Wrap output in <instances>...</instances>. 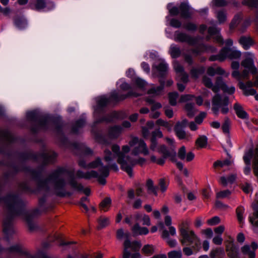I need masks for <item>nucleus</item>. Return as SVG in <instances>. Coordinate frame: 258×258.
<instances>
[{"mask_svg":"<svg viewBox=\"0 0 258 258\" xmlns=\"http://www.w3.org/2000/svg\"><path fill=\"white\" fill-rule=\"evenodd\" d=\"M68 172L72 173V171H69L64 167H59L53 171L45 179H42V170H30L29 173L33 179L37 182L38 190L48 191L49 189V184L53 185L55 194L59 197H64L66 196H71V192H66L64 187L66 182L63 175Z\"/></svg>","mask_w":258,"mask_h":258,"instance_id":"1","label":"nucleus"},{"mask_svg":"<svg viewBox=\"0 0 258 258\" xmlns=\"http://www.w3.org/2000/svg\"><path fill=\"white\" fill-rule=\"evenodd\" d=\"M179 232L181 238L180 241L182 245H185L188 243L187 245H192V248L195 250H198L201 246V242L199 238L195 234L194 231L190 230L189 228V224L187 222H183L179 226Z\"/></svg>","mask_w":258,"mask_h":258,"instance_id":"2","label":"nucleus"},{"mask_svg":"<svg viewBox=\"0 0 258 258\" xmlns=\"http://www.w3.org/2000/svg\"><path fill=\"white\" fill-rule=\"evenodd\" d=\"M99 173L94 170L84 172L81 170H78L76 172V177L78 178L89 179L92 178H97L98 182L102 185L106 184L105 178L108 176L109 171L107 166H101L99 168Z\"/></svg>","mask_w":258,"mask_h":258,"instance_id":"3","label":"nucleus"},{"mask_svg":"<svg viewBox=\"0 0 258 258\" xmlns=\"http://www.w3.org/2000/svg\"><path fill=\"white\" fill-rule=\"evenodd\" d=\"M27 117L30 120L36 122L37 125L32 127L31 130L34 133L37 132L39 130H46L50 123L53 122V119L48 116L38 117L35 111H30L27 113Z\"/></svg>","mask_w":258,"mask_h":258,"instance_id":"4","label":"nucleus"},{"mask_svg":"<svg viewBox=\"0 0 258 258\" xmlns=\"http://www.w3.org/2000/svg\"><path fill=\"white\" fill-rule=\"evenodd\" d=\"M203 82L205 86L211 88L212 90L215 93L219 92L220 89H222L223 92L229 94H233L235 92V87L233 86L228 87L223 82L222 78L221 77L217 78L214 86L213 85L211 79L206 76L203 78Z\"/></svg>","mask_w":258,"mask_h":258,"instance_id":"5","label":"nucleus"},{"mask_svg":"<svg viewBox=\"0 0 258 258\" xmlns=\"http://www.w3.org/2000/svg\"><path fill=\"white\" fill-rule=\"evenodd\" d=\"M57 157V154L53 151L43 152L39 154H34L30 152L23 154L22 157L25 159H33L41 162L46 165L53 163Z\"/></svg>","mask_w":258,"mask_h":258,"instance_id":"6","label":"nucleus"},{"mask_svg":"<svg viewBox=\"0 0 258 258\" xmlns=\"http://www.w3.org/2000/svg\"><path fill=\"white\" fill-rule=\"evenodd\" d=\"M229 103V98L227 96L222 97L219 94H216L212 99V110L216 116H218L219 109L223 114H226L229 112L228 105Z\"/></svg>","mask_w":258,"mask_h":258,"instance_id":"7","label":"nucleus"},{"mask_svg":"<svg viewBox=\"0 0 258 258\" xmlns=\"http://www.w3.org/2000/svg\"><path fill=\"white\" fill-rule=\"evenodd\" d=\"M129 145L130 147H134L132 153L134 155L142 154L146 156L149 154L147 146L143 140L135 137L129 142Z\"/></svg>","mask_w":258,"mask_h":258,"instance_id":"8","label":"nucleus"},{"mask_svg":"<svg viewBox=\"0 0 258 258\" xmlns=\"http://www.w3.org/2000/svg\"><path fill=\"white\" fill-rule=\"evenodd\" d=\"M158 152L163 155V158H159L157 160L156 163L162 165L165 163V159L169 157L172 162L176 161V152L175 150L171 148L168 149L165 145H161L158 148Z\"/></svg>","mask_w":258,"mask_h":258,"instance_id":"9","label":"nucleus"},{"mask_svg":"<svg viewBox=\"0 0 258 258\" xmlns=\"http://www.w3.org/2000/svg\"><path fill=\"white\" fill-rule=\"evenodd\" d=\"M245 58L241 61V64L253 75L257 74V69L254 65V55L250 52H246L244 54Z\"/></svg>","mask_w":258,"mask_h":258,"instance_id":"10","label":"nucleus"},{"mask_svg":"<svg viewBox=\"0 0 258 258\" xmlns=\"http://www.w3.org/2000/svg\"><path fill=\"white\" fill-rule=\"evenodd\" d=\"M141 247V243L138 241L131 242L128 239H126L123 243V258H129L131 253L128 249L131 248L133 251H138Z\"/></svg>","mask_w":258,"mask_h":258,"instance_id":"11","label":"nucleus"},{"mask_svg":"<svg viewBox=\"0 0 258 258\" xmlns=\"http://www.w3.org/2000/svg\"><path fill=\"white\" fill-rule=\"evenodd\" d=\"M74 170H72L71 174V172H68L69 178L68 179V183L71 187L75 190L79 191H83V192L86 195L89 196L90 194V189L88 188H84L82 184L79 183L74 177Z\"/></svg>","mask_w":258,"mask_h":258,"instance_id":"12","label":"nucleus"},{"mask_svg":"<svg viewBox=\"0 0 258 258\" xmlns=\"http://www.w3.org/2000/svg\"><path fill=\"white\" fill-rule=\"evenodd\" d=\"M111 149L113 154L117 157V162L121 166V168L125 171H131L130 168L127 167L126 163H124L127 156H125L122 152L120 151V147L116 144L112 146Z\"/></svg>","mask_w":258,"mask_h":258,"instance_id":"13","label":"nucleus"},{"mask_svg":"<svg viewBox=\"0 0 258 258\" xmlns=\"http://www.w3.org/2000/svg\"><path fill=\"white\" fill-rule=\"evenodd\" d=\"M174 40L178 42H186L190 45H194L197 42V39L186 33L177 31L175 33Z\"/></svg>","mask_w":258,"mask_h":258,"instance_id":"14","label":"nucleus"},{"mask_svg":"<svg viewBox=\"0 0 258 258\" xmlns=\"http://www.w3.org/2000/svg\"><path fill=\"white\" fill-rule=\"evenodd\" d=\"M48 6V9L50 10L54 7V4L49 0H36L34 3L30 4V7L32 9L36 11H41Z\"/></svg>","mask_w":258,"mask_h":258,"instance_id":"15","label":"nucleus"},{"mask_svg":"<svg viewBox=\"0 0 258 258\" xmlns=\"http://www.w3.org/2000/svg\"><path fill=\"white\" fill-rule=\"evenodd\" d=\"M258 248V244L255 241L251 243L250 246L248 244H245L241 248V252L244 255H247L248 258H255V251Z\"/></svg>","mask_w":258,"mask_h":258,"instance_id":"16","label":"nucleus"},{"mask_svg":"<svg viewBox=\"0 0 258 258\" xmlns=\"http://www.w3.org/2000/svg\"><path fill=\"white\" fill-rule=\"evenodd\" d=\"M140 94H137L133 91L128 92L126 94H119L117 92L114 91L112 92L109 97L111 102H117L122 101L130 96L137 97L140 96Z\"/></svg>","mask_w":258,"mask_h":258,"instance_id":"17","label":"nucleus"},{"mask_svg":"<svg viewBox=\"0 0 258 258\" xmlns=\"http://www.w3.org/2000/svg\"><path fill=\"white\" fill-rule=\"evenodd\" d=\"M220 30L219 29L215 27H210L208 30L209 35L206 37V40L209 41L211 36H214L213 38L217 43L221 45L223 44V39L220 34Z\"/></svg>","mask_w":258,"mask_h":258,"instance_id":"18","label":"nucleus"},{"mask_svg":"<svg viewBox=\"0 0 258 258\" xmlns=\"http://www.w3.org/2000/svg\"><path fill=\"white\" fill-rule=\"evenodd\" d=\"M171 218L169 216H166L165 217V224L169 226V231L165 229L162 231L161 236L163 239L168 238L169 234L174 236L176 234V229L171 225Z\"/></svg>","mask_w":258,"mask_h":258,"instance_id":"19","label":"nucleus"},{"mask_svg":"<svg viewBox=\"0 0 258 258\" xmlns=\"http://www.w3.org/2000/svg\"><path fill=\"white\" fill-rule=\"evenodd\" d=\"M126 161L124 163H126V165L127 167L130 168L131 171H125L130 177L133 176V167L136 164H139L141 165H142L145 162V159L143 158H139V159L136 160L132 159L129 156H127L126 158Z\"/></svg>","mask_w":258,"mask_h":258,"instance_id":"20","label":"nucleus"},{"mask_svg":"<svg viewBox=\"0 0 258 258\" xmlns=\"http://www.w3.org/2000/svg\"><path fill=\"white\" fill-rule=\"evenodd\" d=\"M238 41L244 50H248L255 44V41L250 36H241Z\"/></svg>","mask_w":258,"mask_h":258,"instance_id":"21","label":"nucleus"},{"mask_svg":"<svg viewBox=\"0 0 258 258\" xmlns=\"http://www.w3.org/2000/svg\"><path fill=\"white\" fill-rule=\"evenodd\" d=\"M224 50V55H225V60L228 58L230 59H234L240 58L241 53L240 51L234 49L233 48H228L224 47L222 48Z\"/></svg>","mask_w":258,"mask_h":258,"instance_id":"22","label":"nucleus"},{"mask_svg":"<svg viewBox=\"0 0 258 258\" xmlns=\"http://www.w3.org/2000/svg\"><path fill=\"white\" fill-rule=\"evenodd\" d=\"M180 17L184 19H189L191 17L192 13L188 4L181 3L179 6Z\"/></svg>","mask_w":258,"mask_h":258,"instance_id":"23","label":"nucleus"},{"mask_svg":"<svg viewBox=\"0 0 258 258\" xmlns=\"http://www.w3.org/2000/svg\"><path fill=\"white\" fill-rule=\"evenodd\" d=\"M79 165L85 168H100L102 166L101 159L100 158H97L95 161L90 163L89 164H86L84 160H80L79 162Z\"/></svg>","mask_w":258,"mask_h":258,"instance_id":"24","label":"nucleus"},{"mask_svg":"<svg viewBox=\"0 0 258 258\" xmlns=\"http://www.w3.org/2000/svg\"><path fill=\"white\" fill-rule=\"evenodd\" d=\"M97 106L95 108L96 112H100L102 109L108 105L111 102L109 97L103 96L97 98Z\"/></svg>","mask_w":258,"mask_h":258,"instance_id":"25","label":"nucleus"},{"mask_svg":"<svg viewBox=\"0 0 258 258\" xmlns=\"http://www.w3.org/2000/svg\"><path fill=\"white\" fill-rule=\"evenodd\" d=\"M229 258H239L238 250L233 242H229L226 247Z\"/></svg>","mask_w":258,"mask_h":258,"instance_id":"26","label":"nucleus"},{"mask_svg":"<svg viewBox=\"0 0 258 258\" xmlns=\"http://www.w3.org/2000/svg\"><path fill=\"white\" fill-rule=\"evenodd\" d=\"M233 109L237 116L242 119H248V114L244 110L243 107L238 103H235L233 105Z\"/></svg>","mask_w":258,"mask_h":258,"instance_id":"27","label":"nucleus"},{"mask_svg":"<svg viewBox=\"0 0 258 258\" xmlns=\"http://www.w3.org/2000/svg\"><path fill=\"white\" fill-rule=\"evenodd\" d=\"M122 128L119 125L111 126L108 129V137L111 139L117 138L121 134Z\"/></svg>","mask_w":258,"mask_h":258,"instance_id":"28","label":"nucleus"},{"mask_svg":"<svg viewBox=\"0 0 258 258\" xmlns=\"http://www.w3.org/2000/svg\"><path fill=\"white\" fill-rule=\"evenodd\" d=\"M207 72V74L211 76H214L215 74H218L228 77L229 75V73H226L224 70L221 67H217L215 69L213 67H210L208 68Z\"/></svg>","mask_w":258,"mask_h":258,"instance_id":"29","label":"nucleus"},{"mask_svg":"<svg viewBox=\"0 0 258 258\" xmlns=\"http://www.w3.org/2000/svg\"><path fill=\"white\" fill-rule=\"evenodd\" d=\"M132 230L135 235H147L149 233V230L147 228L141 227L139 223L135 224L132 227Z\"/></svg>","mask_w":258,"mask_h":258,"instance_id":"30","label":"nucleus"},{"mask_svg":"<svg viewBox=\"0 0 258 258\" xmlns=\"http://www.w3.org/2000/svg\"><path fill=\"white\" fill-rule=\"evenodd\" d=\"M155 68L159 72V77H165L168 71V64L164 61H161L157 64Z\"/></svg>","mask_w":258,"mask_h":258,"instance_id":"31","label":"nucleus"},{"mask_svg":"<svg viewBox=\"0 0 258 258\" xmlns=\"http://www.w3.org/2000/svg\"><path fill=\"white\" fill-rule=\"evenodd\" d=\"M0 139L7 143H12L14 140V138L11 133L6 130H0Z\"/></svg>","mask_w":258,"mask_h":258,"instance_id":"32","label":"nucleus"},{"mask_svg":"<svg viewBox=\"0 0 258 258\" xmlns=\"http://www.w3.org/2000/svg\"><path fill=\"white\" fill-rule=\"evenodd\" d=\"M205 68L203 66H198L192 68L190 71V74L192 78L197 79L199 77L204 73Z\"/></svg>","mask_w":258,"mask_h":258,"instance_id":"33","label":"nucleus"},{"mask_svg":"<svg viewBox=\"0 0 258 258\" xmlns=\"http://www.w3.org/2000/svg\"><path fill=\"white\" fill-rule=\"evenodd\" d=\"M116 117V113L112 112L109 114L104 116V117L96 119L93 123V126L99 123L103 122H110L113 120L114 117Z\"/></svg>","mask_w":258,"mask_h":258,"instance_id":"34","label":"nucleus"},{"mask_svg":"<svg viewBox=\"0 0 258 258\" xmlns=\"http://www.w3.org/2000/svg\"><path fill=\"white\" fill-rule=\"evenodd\" d=\"M86 120L84 118H81L76 120L73 125L72 132L74 134H78L81 128L85 124Z\"/></svg>","mask_w":258,"mask_h":258,"instance_id":"35","label":"nucleus"},{"mask_svg":"<svg viewBox=\"0 0 258 258\" xmlns=\"http://www.w3.org/2000/svg\"><path fill=\"white\" fill-rule=\"evenodd\" d=\"M169 52L173 58H178L181 54V51L179 47L174 44L171 45Z\"/></svg>","mask_w":258,"mask_h":258,"instance_id":"36","label":"nucleus"},{"mask_svg":"<svg viewBox=\"0 0 258 258\" xmlns=\"http://www.w3.org/2000/svg\"><path fill=\"white\" fill-rule=\"evenodd\" d=\"M159 82V86L150 89L148 91V93L149 94H154L155 95H160L164 89L165 82L163 80H160Z\"/></svg>","mask_w":258,"mask_h":258,"instance_id":"37","label":"nucleus"},{"mask_svg":"<svg viewBox=\"0 0 258 258\" xmlns=\"http://www.w3.org/2000/svg\"><path fill=\"white\" fill-rule=\"evenodd\" d=\"M239 87L240 89L242 90L243 92V94L245 96H249V95H254L256 93V91L254 89L247 88L246 85L242 81H239Z\"/></svg>","mask_w":258,"mask_h":258,"instance_id":"38","label":"nucleus"},{"mask_svg":"<svg viewBox=\"0 0 258 258\" xmlns=\"http://www.w3.org/2000/svg\"><path fill=\"white\" fill-rule=\"evenodd\" d=\"M225 255L224 249L222 248H217L212 249L210 253L211 258H223Z\"/></svg>","mask_w":258,"mask_h":258,"instance_id":"39","label":"nucleus"},{"mask_svg":"<svg viewBox=\"0 0 258 258\" xmlns=\"http://www.w3.org/2000/svg\"><path fill=\"white\" fill-rule=\"evenodd\" d=\"M146 186L148 191L149 194H153L155 196H157V190L158 187L154 185L153 181L152 179H149L146 182Z\"/></svg>","mask_w":258,"mask_h":258,"instance_id":"40","label":"nucleus"},{"mask_svg":"<svg viewBox=\"0 0 258 258\" xmlns=\"http://www.w3.org/2000/svg\"><path fill=\"white\" fill-rule=\"evenodd\" d=\"M185 109L188 117H192L195 114L196 110L194 103H187L185 105Z\"/></svg>","mask_w":258,"mask_h":258,"instance_id":"41","label":"nucleus"},{"mask_svg":"<svg viewBox=\"0 0 258 258\" xmlns=\"http://www.w3.org/2000/svg\"><path fill=\"white\" fill-rule=\"evenodd\" d=\"M98 229H101L108 226L110 223L109 219L107 217L101 216L98 219Z\"/></svg>","mask_w":258,"mask_h":258,"instance_id":"42","label":"nucleus"},{"mask_svg":"<svg viewBox=\"0 0 258 258\" xmlns=\"http://www.w3.org/2000/svg\"><path fill=\"white\" fill-rule=\"evenodd\" d=\"M111 203V200L110 198H105L100 204V209L104 212L108 210Z\"/></svg>","mask_w":258,"mask_h":258,"instance_id":"43","label":"nucleus"},{"mask_svg":"<svg viewBox=\"0 0 258 258\" xmlns=\"http://www.w3.org/2000/svg\"><path fill=\"white\" fill-rule=\"evenodd\" d=\"M224 49H221L220 51L219 54L217 55H211L209 60L211 61L218 60L219 61H223L225 60V55H224Z\"/></svg>","mask_w":258,"mask_h":258,"instance_id":"44","label":"nucleus"},{"mask_svg":"<svg viewBox=\"0 0 258 258\" xmlns=\"http://www.w3.org/2000/svg\"><path fill=\"white\" fill-rule=\"evenodd\" d=\"M179 123H176L174 127V131L176 136L179 139H183L186 137V133L181 127H179Z\"/></svg>","mask_w":258,"mask_h":258,"instance_id":"45","label":"nucleus"},{"mask_svg":"<svg viewBox=\"0 0 258 258\" xmlns=\"http://www.w3.org/2000/svg\"><path fill=\"white\" fill-rule=\"evenodd\" d=\"M208 142V138L205 136H201L197 139L196 144L200 148H204L206 146Z\"/></svg>","mask_w":258,"mask_h":258,"instance_id":"46","label":"nucleus"},{"mask_svg":"<svg viewBox=\"0 0 258 258\" xmlns=\"http://www.w3.org/2000/svg\"><path fill=\"white\" fill-rule=\"evenodd\" d=\"M116 157L117 156L115 154H112L110 150H105L104 151V159L106 162L110 163L113 161Z\"/></svg>","mask_w":258,"mask_h":258,"instance_id":"47","label":"nucleus"},{"mask_svg":"<svg viewBox=\"0 0 258 258\" xmlns=\"http://www.w3.org/2000/svg\"><path fill=\"white\" fill-rule=\"evenodd\" d=\"M182 27L184 29L188 31H195L198 28L197 25L191 22L184 23Z\"/></svg>","mask_w":258,"mask_h":258,"instance_id":"48","label":"nucleus"},{"mask_svg":"<svg viewBox=\"0 0 258 258\" xmlns=\"http://www.w3.org/2000/svg\"><path fill=\"white\" fill-rule=\"evenodd\" d=\"M244 212V209L242 206H239L237 208L236 210V216L238 219V222L240 223H243L244 218L243 217V214Z\"/></svg>","mask_w":258,"mask_h":258,"instance_id":"49","label":"nucleus"},{"mask_svg":"<svg viewBox=\"0 0 258 258\" xmlns=\"http://www.w3.org/2000/svg\"><path fill=\"white\" fill-rule=\"evenodd\" d=\"M216 16L220 24L224 23L226 20V14L224 10L218 11Z\"/></svg>","mask_w":258,"mask_h":258,"instance_id":"50","label":"nucleus"},{"mask_svg":"<svg viewBox=\"0 0 258 258\" xmlns=\"http://www.w3.org/2000/svg\"><path fill=\"white\" fill-rule=\"evenodd\" d=\"M178 93L176 92L169 93L168 94L169 101L170 105L175 106L176 104V100L178 97Z\"/></svg>","mask_w":258,"mask_h":258,"instance_id":"51","label":"nucleus"},{"mask_svg":"<svg viewBox=\"0 0 258 258\" xmlns=\"http://www.w3.org/2000/svg\"><path fill=\"white\" fill-rule=\"evenodd\" d=\"M156 124L159 126H162L166 128L168 131L171 130L172 125L168 121L164 120L161 118L157 119Z\"/></svg>","mask_w":258,"mask_h":258,"instance_id":"52","label":"nucleus"},{"mask_svg":"<svg viewBox=\"0 0 258 258\" xmlns=\"http://www.w3.org/2000/svg\"><path fill=\"white\" fill-rule=\"evenodd\" d=\"M230 124L231 122L230 119L228 117H225L224 119V123L222 125V129L224 133L228 134L229 133Z\"/></svg>","mask_w":258,"mask_h":258,"instance_id":"53","label":"nucleus"},{"mask_svg":"<svg viewBox=\"0 0 258 258\" xmlns=\"http://www.w3.org/2000/svg\"><path fill=\"white\" fill-rule=\"evenodd\" d=\"M242 3L243 5L258 9V0H243Z\"/></svg>","mask_w":258,"mask_h":258,"instance_id":"54","label":"nucleus"},{"mask_svg":"<svg viewBox=\"0 0 258 258\" xmlns=\"http://www.w3.org/2000/svg\"><path fill=\"white\" fill-rule=\"evenodd\" d=\"M74 145L75 148L79 147L82 153L85 155H92L93 153V151L89 148L77 144H75Z\"/></svg>","mask_w":258,"mask_h":258,"instance_id":"55","label":"nucleus"},{"mask_svg":"<svg viewBox=\"0 0 258 258\" xmlns=\"http://www.w3.org/2000/svg\"><path fill=\"white\" fill-rule=\"evenodd\" d=\"M14 23L15 25L20 29L24 28L27 24L26 20L20 18H16Z\"/></svg>","mask_w":258,"mask_h":258,"instance_id":"56","label":"nucleus"},{"mask_svg":"<svg viewBox=\"0 0 258 258\" xmlns=\"http://www.w3.org/2000/svg\"><path fill=\"white\" fill-rule=\"evenodd\" d=\"M142 252L145 254L151 255L154 252L153 246L152 245L147 244L144 246L142 248Z\"/></svg>","mask_w":258,"mask_h":258,"instance_id":"57","label":"nucleus"},{"mask_svg":"<svg viewBox=\"0 0 258 258\" xmlns=\"http://www.w3.org/2000/svg\"><path fill=\"white\" fill-rule=\"evenodd\" d=\"M167 9L169 10V12L170 15L175 16H177L179 14V7L177 8L176 7H171V5L168 4L167 6Z\"/></svg>","mask_w":258,"mask_h":258,"instance_id":"58","label":"nucleus"},{"mask_svg":"<svg viewBox=\"0 0 258 258\" xmlns=\"http://www.w3.org/2000/svg\"><path fill=\"white\" fill-rule=\"evenodd\" d=\"M173 67L176 73L178 74H179L184 72L183 67L181 64H180L179 62L177 61H175L174 62Z\"/></svg>","mask_w":258,"mask_h":258,"instance_id":"59","label":"nucleus"},{"mask_svg":"<svg viewBox=\"0 0 258 258\" xmlns=\"http://www.w3.org/2000/svg\"><path fill=\"white\" fill-rule=\"evenodd\" d=\"M230 164H231V162L230 160H225L223 161H217L214 162L213 165H214V167L215 168L218 167H222L226 165L228 166V165H230Z\"/></svg>","mask_w":258,"mask_h":258,"instance_id":"60","label":"nucleus"},{"mask_svg":"<svg viewBox=\"0 0 258 258\" xmlns=\"http://www.w3.org/2000/svg\"><path fill=\"white\" fill-rule=\"evenodd\" d=\"M159 186L161 191L164 192L167 189L168 186V183L165 180L164 178H161L159 180Z\"/></svg>","mask_w":258,"mask_h":258,"instance_id":"61","label":"nucleus"},{"mask_svg":"<svg viewBox=\"0 0 258 258\" xmlns=\"http://www.w3.org/2000/svg\"><path fill=\"white\" fill-rule=\"evenodd\" d=\"M169 258H181L182 256V253L180 250H173L170 251L168 253Z\"/></svg>","mask_w":258,"mask_h":258,"instance_id":"62","label":"nucleus"},{"mask_svg":"<svg viewBox=\"0 0 258 258\" xmlns=\"http://www.w3.org/2000/svg\"><path fill=\"white\" fill-rule=\"evenodd\" d=\"M240 15H235L230 24V29H232L234 28L240 22Z\"/></svg>","mask_w":258,"mask_h":258,"instance_id":"63","label":"nucleus"},{"mask_svg":"<svg viewBox=\"0 0 258 258\" xmlns=\"http://www.w3.org/2000/svg\"><path fill=\"white\" fill-rule=\"evenodd\" d=\"M181 22L178 19L173 18L170 21V25L175 28H179L181 26Z\"/></svg>","mask_w":258,"mask_h":258,"instance_id":"64","label":"nucleus"}]
</instances>
